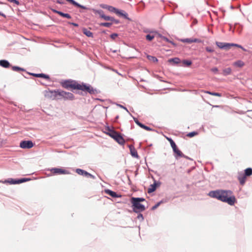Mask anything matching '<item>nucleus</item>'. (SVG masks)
<instances>
[{
  "mask_svg": "<svg viewBox=\"0 0 252 252\" xmlns=\"http://www.w3.org/2000/svg\"><path fill=\"white\" fill-rule=\"evenodd\" d=\"M209 195L213 198L227 203L230 205H233L236 202V199L233 194L232 191L230 190L219 189L211 191L209 193Z\"/></svg>",
  "mask_w": 252,
  "mask_h": 252,
  "instance_id": "f257e3e1",
  "label": "nucleus"
},
{
  "mask_svg": "<svg viewBox=\"0 0 252 252\" xmlns=\"http://www.w3.org/2000/svg\"><path fill=\"white\" fill-rule=\"evenodd\" d=\"M144 201H145V199L143 198H131V203L133 207V211L135 212H142L145 210L144 206L140 203L141 202Z\"/></svg>",
  "mask_w": 252,
  "mask_h": 252,
  "instance_id": "f03ea898",
  "label": "nucleus"
},
{
  "mask_svg": "<svg viewBox=\"0 0 252 252\" xmlns=\"http://www.w3.org/2000/svg\"><path fill=\"white\" fill-rule=\"evenodd\" d=\"M252 175V168H248L244 170V173L242 172L238 173V180L239 181L240 184L243 186L246 181L247 177L250 176Z\"/></svg>",
  "mask_w": 252,
  "mask_h": 252,
  "instance_id": "7ed1b4c3",
  "label": "nucleus"
},
{
  "mask_svg": "<svg viewBox=\"0 0 252 252\" xmlns=\"http://www.w3.org/2000/svg\"><path fill=\"white\" fill-rule=\"evenodd\" d=\"M216 45L220 49H225L226 50H228L231 47H237L242 49L243 51H246V50L241 45L234 44V43H223L220 42H216Z\"/></svg>",
  "mask_w": 252,
  "mask_h": 252,
  "instance_id": "20e7f679",
  "label": "nucleus"
},
{
  "mask_svg": "<svg viewBox=\"0 0 252 252\" xmlns=\"http://www.w3.org/2000/svg\"><path fill=\"white\" fill-rule=\"evenodd\" d=\"M108 135L113 138L115 141H116L120 145H124L125 141L122 135L118 132L112 130L108 133Z\"/></svg>",
  "mask_w": 252,
  "mask_h": 252,
  "instance_id": "39448f33",
  "label": "nucleus"
},
{
  "mask_svg": "<svg viewBox=\"0 0 252 252\" xmlns=\"http://www.w3.org/2000/svg\"><path fill=\"white\" fill-rule=\"evenodd\" d=\"M77 90H81L84 92H87L89 93L90 94H94V91L93 87H92L90 85H87L84 84H78V86L77 87Z\"/></svg>",
  "mask_w": 252,
  "mask_h": 252,
  "instance_id": "423d86ee",
  "label": "nucleus"
},
{
  "mask_svg": "<svg viewBox=\"0 0 252 252\" xmlns=\"http://www.w3.org/2000/svg\"><path fill=\"white\" fill-rule=\"evenodd\" d=\"M62 86L66 89L71 88L73 89H77L78 86V83L72 81H65L62 83Z\"/></svg>",
  "mask_w": 252,
  "mask_h": 252,
  "instance_id": "0eeeda50",
  "label": "nucleus"
},
{
  "mask_svg": "<svg viewBox=\"0 0 252 252\" xmlns=\"http://www.w3.org/2000/svg\"><path fill=\"white\" fill-rule=\"evenodd\" d=\"M50 171L53 175H61V174H68L69 172L63 168H52L50 169Z\"/></svg>",
  "mask_w": 252,
  "mask_h": 252,
  "instance_id": "6e6552de",
  "label": "nucleus"
},
{
  "mask_svg": "<svg viewBox=\"0 0 252 252\" xmlns=\"http://www.w3.org/2000/svg\"><path fill=\"white\" fill-rule=\"evenodd\" d=\"M94 12L95 14H97L99 15V16L106 21H114V19L110 16H106L102 10H94Z\"/></svg>",
  "mask_w": 252,
  "mask_h": 252,
  "instance_id": "1a4fd4ad",
  "label": "nucleus"
},
{
  "mask_svg": "<svg viewBox=\"0 0 252 252\" xmlns=\"http://www.w3.org/2000/svg\"><path fill=\"white\" fill-rule=\"evenodd\" d=\"M58 95L57 91H46L45 92V96L52 99H56Z\"/></svg>",
  "mask_w": 252,
  "mask_h": 252,
  "instance_id": "9d476101",
  "label": "nucleus"
},
{
  "mask_svg": "<svg viewBox=\"0 0 252 252\" xmlns=\"http://www.w3.org/2000/svg\"><path fill=\"white\" fill-rule=\"evenodd\" d=\"M20 146L23 149H30L33 146V143L32 141H22L20 143Z\"/></svg>",
  "mask_w": 252,
  "mask_h": 252,
  "instance_id": "9b49d317",
  "label": "nucleus"
},
{
  "mask_svg": "<svg viewBox=\"0 0 252 252\" xmlns=\"http://www.w3.org/2000/svg\"><path fill=\"white\" fill-rule=\"evenodd\" d=\"M76 172L79 175L84 176L88 178H91L93 179H95V177L91 174L90 173L87 172V171L82 170L81 169L77 168L76 169Z\"/></svg>",
  "mask_w": 252,
  "mask_h": 252,
  "instance_id": "f8f14e48",
  "label": "nucleus"
},
{
  "mask_svg": "<svg viewBox=\"0 0 252 252\" xmlns=\"http://www.w3.org/2000/svg\"><path fill=\"white\" fill-rule=\"evenodd\" d=\"M157 35L158 36V35H160V34L156 32H151L149 34L146 36V39L150 41H152Z\"/></svg>",
  "mask_w": 252,
  "mask_h": 252,
  "instance_id": "ddd939ff",
  "label": "nucleus"
},
{
  "mask_svg": "<svg viewBox=\"0 0 252 252\" xmlns=\"http://www.w3.org/2000/svg\"><path fill=\"white\" fill-rule=\"evenodd\" d=\"M26 181H27V179L24 178L18 180H14V179H11L10 180H5L4 183H8L10 184H16L22 183Z\"/></svg>",
  "mask_w": 252,
  "mask_h": 252,
  "instance_id": "4468645a",
  "label": "nucleus"
},
{
  "mask_svg": "<svg viewBox=\"0 0 252 252\" xmlns=\"http://www.w3.org/2000/svg\"><path fill=\"white\" fill-rule=\"evenodd\" d=\"M173 150L174 152L176 154L175 157L176 158H178V157H184L185 158H187L186 156H185L181 151H180L178 148L177 147V146L175 147V148H173Z\"/></svg>",
  "mask_w": 252,
  "mask_h": 252,
  "instance_id": "2eb2a0df",
  "label": "nucleus"
},
{
  "mask_svg": "<svg viewBox=\"0 0 252 252\" xmlns=\"http://www.w3.org/2000/svg\"><path fill=\"white\" fill-rule=\"evenodd\" d=\"M51 10L54 13H57L62 17H64V18H66L67 19H70L71 18V16L69 14L64 13L62 12L58 11L54 9H52Z\"/></svg>",
  "mask_w": 252,
  "mask_h": 252,
  "instance_id": "dca6fc26",
  "label": "nucleus"
},
{
  "mask_svg": "<svg viewBox=\"0 0 252 252\" xmlns=\"http://www.w3.org/2000/svg\"><path fill=\"white\" fill-rule=\"evenodd\" d=\"M182 41L184 43H199L200 40L197 38H185L182 39Z\"/></svg>",
  "mask_w": 252,
  "mask_h": 252,
  "instance_id": "f3484780",
  "label": "nucleus"
},
{
  "mask_svg": "<svg viewBox=\"0 0 252 252\" xmlns=\"http://www.w3.org/2000/svg\"><path fill=\"white\" fill-rule=\"evenodd\" d=\"M134 120L135 123L138 126H139L140 127H141V128H143V129H145L146 130H148V131H152L153 130L150 127L146 126L144 125H143L142 123H141L140 122L138 121V120L137 119H134Z\"/></svg>",
  "mask_w": 252,
  "mask_h": 252,
  "instance_id": "a211bd4d",
  "label": "nucleus"
},
{
  "mask_svg": "<svg viewBox=\"0 0 252 252\" xmlns=\"http://www.w3.org/2000/svg\"><path fill=\"white\" fill-rule=\"evenodd\" d=\"M129 150L130 151V154H131V156L133 157L138 158V155L137 151H136V149L134 148V146L132 145H129Z\"/></svg>",
  "mask_w": 252,
  "mask_h": 252,
  "instance_id": "6ab92c4d",
  "label": "nucleus"
},
{
  "mask_svg": "<svg viewBox=\"0 0 252 252\" xmlns=\"http://www.w3.org/2000/svg\"><path fill=\"white\" fill-rule=\"evenodd\" d=\"M105 192L109 195L110 196H111V197H114V198H116V197H121V195H118L116 192L113 191H112L110 189H105Z\"/></svg>",
  "mask_w": 252,
  "mask_h": 252,
  "instance_id": "aec40b11",
  "label": "nucleus"
},
{
  "mask_svg": "<svg viewBox=\"0 0 252 252\" xmlns=\"http://www.w3.org/2000/svg\"><path fill=\"white\" fill-rule=\"evenodd\" d=\"M32 74L33 76H35L36 77H41V78H44V79H47V80L50 79V77L49 75L43 74V73H40V74L32 73Z\"/></svg>",
  "mask_w": 252,
  "mask_h": 252,
  "instance_id": "412c9836",
  "label": "nucleus"
},
{
  "mask_svg": "<svg viewBox=\"0 0 252 252\" xmlns=\"http://www.w3.org/2000/svg\"><path fill=\"white\" fill-rule=\"evenodd\" d=\"M66 0L78 7H80L84 9H86L87 8L85 6L80 5V4H79L77 2H76V1H75L74 0Z\"/></svg>",
  "mask_w": 252,
  "mask_h": 252,
  "instance_id": "4be33fe9",
  "label": "nucleus"
},
{
  "mask_svg": "<svg viewBox=\"0 0 252 252\" xmlns=\"http://www.w3.org/2000/svg\"><path fill=\"white\" fill-rule=\"evenodd\" d=\"M0 65L4 68H8L10 66V64L6 60H0Z\"/></svg>",
  "mask_w": 252,
  "mask_h": 252,
  "instance_id": "5701e85b",
  "label": "nucleus"
},
{
  "mask_svg": "<svg viewBox=\"0 0 252 252\" xmlns=\"http://www.w3.org/2000/svg\"><path fill=\"white\" fill-rule=\"evenodd\" d=\"M116 14L119 16L124 17L126 19H128L127 16L128 14L123 10H117V12H116Z\"/></svg>",
  "mask_w": 252,
  "mask_h": 252,
  "instance_id": "b1692460",
  "label": "nucleus"
},
{
  "mask_svg": "<svg viewBox=\"0 0 252 252\" xmlns=\"http://www.w3.org/2000/svg\"><path fill=\"white\" fill-rule=\"evenodd\" d=\"M233 65L235 66L242 67L245 65V63L243 61L241 60H238L236 62H234Z\"/></svg>",
  "mask_w": 252,
  "mask_h": 252,
  "instance_id": "393cba45",
  "label": "nucleus"
},
{
  "mask_svg": "<svg viewBox=\"0 0 252 252\" xmlns=\"http://www.w3.org/2000/svg\"><path fill=\"white\" fill-rule=\"evenodd\" d=\"M231 73V69L230 67H228L222 70V74L224 76L228 75Z\"/></svg>",
  "mask_w": 252,
  "mask_h": 252,
  "instance_id": "a878e982",
  "label": "nucleus"
},
{
  "mask_svg": "<svg viewBox=\"0 0 252 252\" xmlns=\"http://www.w3.org/2000/svg\"><path fill=\"white\" fill-rule=\"evenodd\" d=\"M156 189V184L151 185L150 188L148 189V193H152L154 192Z\"/></svg>",
  "mask_w": 252,
  "mask_h": 252,
  "instance_id": "bb28decb",
  "label": "nucleus"
},
{
  "mask_svg": "<svg viewBox=\"0 0 252 252\" xmlns=\"http://www.w3.org/2000/svg\"><path fill=\"white\" fill-rule=\"evenodd\" d=\"M204 92L205 93L211 94L212 95L219 96V97L221 96V94H220V93H219L211 92H209V91H204Z\"/></svg>",
  "mask_w": 252,
  "mask_h": 252,
  "instance_id": "cd10ccee",
  "label": "nucleus"
},
{
  "mask_svg": "<svg viewBox=\"0 0 252 252\" xmlns=\"http://www.w3.org/2000/svg\"><path fill=\"white\" fill-rule=\"evenodd\" d=\"M66 93L67 92L63 91H57V94H58V96H61L63 98H65V95H66Z\"/></svg>",
  "mask_w": 252,
  "mask_h": 252,
  "instance_id": "c85d7f7f",
  "label": "nucleus"
},
{
  "mask_svg": "<svg viewBox=\"0 0 252 252\" xmlns=\"http://www.w3.org/2000/svg\"><path fill=\"white\" fill-rule=\"evenodd\" d=\"M83 33L88 37H93V33L86 29H83Z\"/></svg>",
  "mask_w": 252,
  "mask_h": 252,
  "instance_id": "c756f323",
  "label": "nucleus"
},
{
  "mask_svg": "<svg viewBox=\"0 0 252 252\" xmlns=\"http://www.w3.org/2000/svg\"><path fill=\"white\" fill-rule=\"evenodd\" d=\"M147 58L149 61L153 62L154 63L158 62V59L155 57L152 56L150 55H147Z\"/></svg>",
  "mask_w": 252,
  "mask_h": 252,
  "instance_id": "7c9ffc66",
  "label": "nucleus"
},
{
  "mask_svg": "<svg viewBox=\"0 0 252 252\" xmlns=\"http://www.w3.org/2000/svg\"><path fill=\"white\" fill-rule=\"evenodd\" d=\"M65 98L73 99L74 98V95L72 93L67 92L66 95H65Z\"/></svg>",
  "mask_w": 252,
  "mask_h": 252,
  "instance_id": "2f4dec72",
  "label": "nucleus"
},
{
  "mask_svg": "<svg viewBox=\"0 0 252 252\" xmlns=\"http://www.w3.org/2000/svg\"><path fill=\"white\" fill-rule=\"evenodd\" d=\"M166 139L170 142L171 146L172 147V149L173 148H175L176 145L175 143L173 141V140L171 138L168 137H166Z\"/></svg>",
  "mask_w": 252,
  "mask_h": 252,
  "instance_id": "473e14b6",
  "label": "nucleus"
},
{
  "mask_svg": "<svg viewBox=\"0 0 252 252\" xmlns=\"http://www.w3.org/2000/svg\"><path fill=\"white\" fill-rule=\"evenodd\" d=\"M180 59L178 58H173V59H171L170 60H169V62H173L174 63H180Z\"/></svg>",
  "mask_w": 252,
  "mask_h": 252,
  "instance_id": "72a5a7b5",
  "label": "nucleus"
},
{
  "mask_svg": "<svg viewBox=\"0 0 252 252\" xmlns=\"http://www.w3.org/2000/svg\"><path fill=\"white\" fill-rule=\"evenodd\" d=\"M198 132L196 131H192L191 132H189L187 134V136L189 137H192L194 136H196L198 135Z\"/></svg>",
  "mask_w": 252,
  "mask_h": 252,
  "instance_id": "f704fd0d",
  "label": "nucleus"
},
{
  "mask_svg": "<svg viewBox=\"0 0 252 252\" xmlns=\"http://www.w3.org/2000/svg\"><path fill=\"white\" fill-rule=\"evenodd\" d=\"M108 10L110 12H114L116 14L118 9L112 6H109V7H108Z\"/></svg>",
  "mask_w": 252,
  "mask_h": 252,
  "instance_id": "c9c22d12",
  "label": "nucleus"
},
{
  "mask_svg": "<svg viewBox=\"0 0 252 252\" xmlns=\"http://www.w3.org/2000/svg\"><path fill=\"white\" fill-rule=\"evenodd\" d=\"M12 69L13 71H23V70H24V69L23 68L19 67L18 66H12Z\"/></svg>",
  "mask_w": 252,
  "mask_h": 252,
  "instance_id": "e433bc0d",
  "label": "nucleus"
},
{
  "mask_svg": "<svg viewBox=\"0 0 252 252\" xmlns=\"http://www.w3.org/2000/svg\"><path fill=\"white\" fill-rule=\"evenodd\" d=\"M112 23H101L99 24L101 26H103L105 27H110L112 25Z\"/></svg>",
  "mask_w": 252,
  "mask_h": 252,
  "instance_id": "4c0bfd02",
  "label": "nucleus"
},
{
  "mask_svg": "<svg viewBox=\"0 0 252 252\" xmlns=\"http://www.w3.org/2000/svg\"><path fill=\"white\" fill-rule=\"evenodd\" d=\"M183 63L187 66H189L191 64L192 62L189 60H184Z\"/></svg>",
  "mask_w": 252,
  "mask_h": 252,
  "instance_id": "58836bf2",
  "label": "nucleus"
},
{
  "mask_svg": "<svg viewBox=\"0 0 252 252\" xmlns=\"http://www.w3.org/2000/svg\"><path fill=\"white\" fill-rule=\"evenodd\" d=\"M211 71L215 74H217L218 73L219 70L217 67H214L211 69Z\"/></svg>",
  "mask_w": 252,
  "mask_h": 252,
  "instance_id": "ea45409f",
  "label": "nucleus"
},
{
  "mask_svg": "<svg viewBox=\"0 0 252 252\" xmlns=\"http://www.w3.org/2000/svg\"><path fill=\"white\" fill-rule=\"evenodd\" d=\"M158 36L161 37L163 40L166 41L167 42H169V40L167 38H166L164 36H162L160 34V35H158ZM170 42L173 43L171 41H170Z\"/></svg>",
  "mask_w": 252,
  "mask_h": 252,
  "instance_id": "a19ab883",
  "label": "nucleus"
},
{
  "mask_svg": "<svg viewBox=\"0 0 252 252\" xmlns=\"http://www.w3.org/2000/svg\"><path fill=\"white\" fill-rule=\"evenodd\" d=\"M206 50L208 52H214V50L209 47H207L206 48Z\"/></svg>",
  "mask_w": 252,
  "mask_h": 252,
  "instance_id": "79ce46f5",
  "label": "nucleus"
},
{
  "mask_svg": "<svg viewBox=\"0 0 252 252\" xmlns=\"http://www.w3.org/2000/svg\"><path fill=\"white\" fill-rule=\"evenodd\" d=\"M117 36H118V34H116V33H113V34H112L111 35V37L112 39H115V38H116V37H117Z\"/></svg>",
  "mask_w": 252,
  "mask_h": 252,
  "instance_id": "37998d69",
  "label": "nucleus"
},
{
  "mask_svg": "<svg viewBox=\"0 0 252 252\" xmlns=\"http://www.w3.org/2000/svg\"><path fill=\"white\" fill-rule=\"evenodd\" d=\"M160 202H158V203H157V204H156L155 206H154L153 207H152V209L153 210H155L156 209L160 204Z\"/></svg>",
  "mask_w": 252,
  "mask_h": 252,
  "instance_id": "c03bdc74",
  "label": "nucleus"
},
{
  "mask_svg": "<svg viewBox=\"0 0 252 252\" xmlns=\"http://www.w3.org/2000/svg\"><path fill=\"white\" fill-rule=\"evenodd\" d=\"M9 2H14L15 3H16L17 4H19V1L16 0H8Z\"/></svg>",
  "mask_w": 252,
  "mask_h": 252,
  "instance_id": "a18cd8bd",
  "label": "nucleus"
},
{
  "mask_svg": "<svg viewBox=\"0 0 252 252\" xmlns=\"http://www.w3.org/2000/svg\"><path fill=\"white\" fill-rule=\"evenodd\" d=\"M109 5H107L106 4H102L101 5V7L103 8L107 9H108V7H109Z\"/></svg>",
  "mask_w": 252,
  "mask_h": 252,
  "instance_id": "49530a36",
  "label": "nucleus"
},
{
  "mask_svg": "<svg viewBox=\"0 0 252 252\" xmlns=\"http://www.w3.org/2000/svg\"><path fill=\"white\" fill-rule=\"evenodd\" d=\"M71 24L76 27L78 26V25L76 23H71Z\"/></svg>",
  "mask_w": 252,
  "mask_h": 252,
  "instance_id": "de8ad7c7",
  "label": "nucleus"
},
{
  "mask_svg": "<svg viewBox=\"0 0 252 252\" xmlns=\"http://www.w3.org/2000/svg\"><path fill=\"white\" fill-rule=\"evenodd\" d=\"M138 218H139V217H140V218H142V217H143L142 215V214H140V215L138 216Z\"/></svg>",
  "mask_w": 252,
  "mask_h": 252,
  "instance_id": "09e8293b",
  "label": "nucleus"
},
{
  "mask_svg": "<svg viewBox=\"0 0 252 252\" xmlns=\"http://www.w3.org/2000/svg\"><path fill=\"white\" fill-rule=\"evenodd\" d=\"M57 2L59 3H62V2H61V1H59V0H58Z\"/></svg>",
  "mask_w": 252,
  "mask_h": 252,
  "instance_id": "8fccbe9b",
  "label": "nucleus"
}]
</instances>
